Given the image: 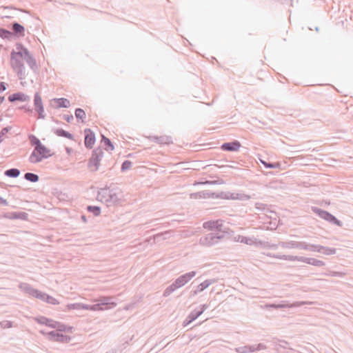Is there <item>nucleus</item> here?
Returning a JSON list of instances; mask_svg holds the SVG:
<instances>
[{
	"mask_svg": "<svg viewBox=\"0 0 353 353\" xmlns=\"http://www.w3.org/2000/svg\"><path fill=\"white\" fill-rule=\"evenodd\" d=\"M266 255L268 256L278 259H283L286 261H292L293 256L292 255H285V254H272V253H267Z\"/></svg>",
	"mask_w": 353,
	"mask_h": 353,
	"instance_id": "23",
	"label": "nucleus"
},
{
	"mask_svg": "<svg viewBox=\"0 0 353 353\" xmlns=\"http://www.w3.org/2000/svg\"><path fill=\"white\" fill-rule=\"evenodd\" d=\"M84 144L85 148L88 149L92 148L96 140L94 133L90 128H86L84 130Z\"/></svg>",
	"mask_w": 353,
	"mask_h": 353,
	"instance_id": "12",
	"label": "nucleus"
},
{
	"mask_svg": "<svg viewBox=\"0 0 353 353\" xmlns=\"http://www.w3.org/2000/svg\"><path fill=\"white\" fill-rule=\"evenodd\" d=\"M250 198L251 197L249 195H247L245 194H240L239 197V200H241V201H248Z\"/></svg>",
	"mask_w": 353,
	"mask_h": 353,
	"instance_id": "53",
	"label": "nucleus"
},
{
	"mask_svg": "<svg viewBox=\"0 0 353 353\" xmlns=\"http://www.w3.org/2000/svg\"><path fill=\"white\" fill-rule=\"evenodd\" d=\"M52 101L56 103V108H68L70 104V101L65 98L54 99Z\"/></svg>",
	"mask_w": 353,
	"mask_h": 353,
	"instance_id": "21",
	"label": "nucleus"
},
{
	"mask_svg": "<svg viewBox=\"0 0 353 353\" xmlns=\"http://www.w3.org/2000/svg\"><path fill=\"white\" fill-rule=\"evenodd\" d=\"M101 141L103 142V143H104V145L105 146V149L107 151L111 152V151L114 150V147L112 143L111 142V141L110 140V139L107 138L104 135H102V140Z\"/></svg>",
	"mask_w": 353,
	"mask_h": 353,
	"instance_id": "27",
	"label": "nucleus"
},
{
	"mask_svg": "<svg viewBox=\"0 0 353 353\" xmlns=\"http://www.w3.org/2000/svg\"><path fill=\"white\" fill-rule=\"evenodd\" d=\"M11 127L10 126H7V127H5L3 128L1 131H0V143L3 141V136L8 133L10 130H11Z\"/></svg>",
	"mask_w": 353,
	"mask_h": 353,
	"instance_id": "45",
	"label": "nucleus"
},
{
	"mask_svg": "<svg viewBox=\"0 0 353 353\" xmlns=\"http://www.w3.org/2000/svg\"><path fill=\"white\" fill-rule=\"evenodd\" d=\"M53 154L54 153H52L49 148L46 147L43 144H41L34 148L28 160L32 163H37L43 159L52 157Z\"/></svg>",
	"mask_w": 353,
	"mask_h": 353,
	"instance_id": "4",
	"label": "nucleus"
},
{
	"mask_svg": "<svg viewBox=\"0 0 353 353\" xmlns=\"http://www.w3.org/2000/svg\"><path fill=\"white\" fill-rule=\"evenodd\" d=\"M220 220L217 221H206L203 223V226L205 229L208 230H217L219 231H221V227L222 226L221 223H220Z\"/></svg>",
	"mask_w": 353,
	"mask_h": 353,
	"instance_id": "18",
	"label": "nucleus"
},
{
	"mask_svg": "<svg viewBox=\"0 0 353 353\" xmlns=\"http://www.w3.org/2000/svg\"><path fill=\"white\" fill-rule=\"evenodd\" d=\"M21 174L20 170L17 168H10L5 171L4 174L6 176L10 177V178H16L19 176Z\"/></svg>",
	"mask_w": 353,
	"mask_h": 353,
	"instance_id": "24",
	"label": "nucleus"
},
{
	"mask_svg": "<svg viewBox=\"0 0 353 353\" xmlns=\"http://www.w3.org/2000/svg\"><path fill=\"white\" fill-rule=\"evenodd\" d=\"M81 310H92V305L82 303Z\"/></svg>",
	"mask_w": 353,
	"mask_h": 353,
	"instance_id": "55",
	"label": "nucleus"
},
{
	"mask_svg": "<svg viewBox=\"0 0 353 353\" xmlns=\"http://www.w3.org/2000/svg\"><path fill=\"white\" fill-rule=\"evenodd\" d=\"M23 292L32 297L37 298L50 304L57 305L59 303L55 298L33 288L28 284L23 283Z\"/></svg>",
	"mask_w": 353,
	"mask_h": 353,
	"instance_id": "3",
	"label": "nucleus"
},
{
	"mask_svg": "<svg viewBox=\"0 0 353 353\" xmlns=\"http://www.w3.org/2000/svg\"><path fill=\"white\" fill-rule=\"evenodd\" d=\"M279 245L284 249H295V241H279Z\"/></svg>",
	"mask_w": 353,
	"mask_h": 353,
	"instance_id": "28",
	"label": "nucleus"
},
{
	"mask_svg": "<svg viewBox=\"0 0 353 353\" xmlns=\"http://www.w3.org/2000/svg\"><path fill=\"white\" fill-rule=\"evenodd\" d=\"M1 204H7L6 200H5L3 198L0 197V205Z\"/></svg>",
	"mask_w": 353,
	"mask_h": 353,
	"instance_id": "62",
	"label": "nucleus"
},
{
	"mask_svg": "<svg viewBox=\"0 0 353 353\" xmlns=\"http://www.w3.org/2000/svg\"><path fill=\"white\" fill-rule=\"evenodd\" d=\"M310 303H311L306 302V301H297V302L293 303L290 305H282V304H278V305H276V304H269V305H265V307L266 308L279 309V308H284V307H299V306H302V305H306V304H310Z\"/></svg>",
	"mask_w": 353,
	"mask_h": 353,
	"instance_id": "17",
	"label": "nucleus"
},
{
	"mask_svg": "<svg viewBox=\"0 0 353 353\" xmlns=\"http://www.w3.org/2000/svg\"><path fill=\"white\" fill-rule=\"evenodd\" d=\"M112 299V297L110 296H104V297H102L101 299L100 300L103 307L104 305H112L113 306H115L116 305V303H114V302H112L111 300Z\"/></svg>",
	"mask_w": 353,
	"mask_h": 353,
	"instance_id": "38",
	"label": "nucleus"
},
{
	"mask_svg": "<svg viewBox=\"0 0 353 353\" xmlns=\"http://www.w3.org/2000/svg\"><path fill=\"white\" fill-rule=\"evenodd\" d=\"M81 303H70L65 306V309L63 311L71 310H81Z\"/></svg>",
	"mask_w": 353,
	"mask_h": 353,
	"instance_id": "34",
	"label": "nucleus"
},
{
	"mask_svg": "<svg viewBox=\"0 0 353 353\" xmlns=\"http://www.w3.org/2000/svg\"><path fill=\"white\" fill-rule=\"evenodd\" d=\"M256 345H248V347L250 348L248 350V352H253L257 351L256 349Z\"/></svg>",
	"mask_w": 353,
	"mask_h": 353,
	"instance_id": "58",
	"label": "nucleus"
},
{
	"mask_svg": "<svg viewBox=\"0 0 353 353\" xmlns=\"http://www.w3.org/2000/svg\"><path fill=\"white\" fill-rule=\"evenodd\" d=\"M215 282L214 279H207L204 281L203 283H200L196 286L195 290H191L190 292V297H194L199 292L203 291L205 289L208 288L210 285L213 284Z\"/></svg>",
	"mask_w": 353,
	"mask_h": 353,
	"instance_id": "14",
	"label": "nucleus"
},
{
	"mask_svg": "<svg viewBox=\"0 0 353 353\" xmlns=\"http://www.w3.org/2000/svg\"><path fill=\"white\" fill-rule=\"evenodd\" d=\"M201 310L200 311H202V313L208 307V305L207 304H203L201 305Z\"/></svg>",
	"mask_w": 353,
	"mask_h": 353,
	"instance_id": "59",
	"label": "nucleus"
},
{
	"mask_svg": "<svg viewBox=\"0 0 353 353\" xmlns=\"http://www.w3.org/2000/svg\"><path fill=\"white\" fill-rule=\"evenodd\" d=\"M196 275L195 271H191L179 276L174 283L179 288L184 286Z\"/></svg>",
	"mask_w": 353,
	"mask_h": 353,
	"instance_id": "11",
	"label": "nucleus"
},
{
	"mask_svg": "<svg viewBox=\"0 0 353 353\" xmlns=\"http://www.w3.org/2000/svg\"><path fill=\"white\" fill-rule=\"evenodd\" d=\"M262 164L266 168H281V163L279 162L276 163H270L266 162L265 161H261Z\"/></svg>",
	"mask_w": 353,
	"mask_h": 353,
	"instance_id": "35",
	"label": "nucleus"
},
{
	"mask_svg": "<svg viewBox=\"0 0 353 353\" xmlns=\"http://www.w3.org/2000/svg\"><path fill=\"white\" fill-rule=\"evenodd\" d=\"M72 327L67 326L65 324L58 322L57 325V330L59 332H72Z\"/></svg>",
	"mask_w": 353,
	"mask_h": 353,
	"instance_id": "29",
	"label": "nucleus"
},
{
	"mask_svg": "<svg viewBox=\"0 0 353 353\" xmlns=\"http://www.w3.org/2000/svg\"><path fill=\"white\" fill-rule=\"evenodd\" d=\"M311 210L320 218L327 221L330 223L336 225L339 227H342L343 223L341 221L338 220L334 215L330 214L329 212L314 206H312L311 208Z\"/></svg>",
	"mask_w": 353,
	"mask_h": 353,
	"instance_id": "6",
	"label": "nucleus"
},
{
	"mask_svg": "<svg viewBox=\"0 0 353 353\" xmlns=\"http://www.w3.org/2000/svg\"><path fill=\"white\" fill-rule=\"evenodd\" d=\"M179 288L173 282L170 285H169L163 292V296L164 297H167L170 296L174 290L178 289Z\"/></svg>",
	"mask_w": 353,
	"mask_h": 353,
	"instance_id": "30",
	"label": "nucleus"
},
{
	"mask_svg": "<svg viewBox=\"0 0 353 353\" xmlns=\"http://www.w3.org/2000/svg\"><path fill=\"white\" fill-rule=\"evenodd\" d=\"M63 118L68 123L72 122L74 119L72 114H64Z\"/></svg>",
	"mask_w": 353,
	"mask_h": 353,
	"instance_id": "52",
	"label": "nucleus"
},
{
	"mask_svg": "<svg viewBox=\"0 0 353 353\" xmlns=\"http://www.w3.org/2000/svg\"><path fill=\"white\" fill-rule=\"evenodd\" d=\"M271 243H268V242H266L265 244H264V248H270V246H271Z\"/></svg>",
	"mask_w": 353,
	"mask_h": 353,
	"instance_id": "63",
	"label": "nucleus"
},
{
	"mask_svg": "<svg viewBox=\"0 0 353 353\" xmlns=\"http://www.w3.org/2000/svg\"><path fill=\"white\" fill-rule=\"evenodd\" d=\"M23 61L28 64L30 68L37 73L39 70V65L32 53L23 47Z\"/></svg>",
	"mask_w": 353,
	"mask_h": 353,
	"instance_id": "8",
	"label": "nucleus"
},
{
	"mask_svg": "<svg viewBox=\"0 0 353 353\" xmlns=\"http://www.w3.org/2000/svg\"><path fill=\"white\" fill-rule=\"evenodd\" d=\"M18 52L12 50L10 54V65L17 73L19 79H22V43H17Z\"/></svg>",
	"mask_w": 353,
	"mask_h": 353,
	"instance_id": "2",
	"label": "nucleus"
},
{
	"mask_svg": "<svg viewBox=\"0 0 353 353\" xmlns=\"http://www.w3.org/2000/svg\"><path fill=\"white\" fill-rule=\"evenodd\" d=\"M87 210L92 212L94 216H99L101 214V208L99 206L88 205Z\"/></svg>",
	"mask_w": 353,
	"mask_h": 353,
	"instance_id": "33",
	"label": "nucleus"
},
{
	"mask_svg": "<svg viewBox=\"0 0 353 353\" xmlns=\"http://www.w3.org/2000/svg\"><path fill=\"white\" fill-rule=\"evenodd\" d=\"M54 134L58 137H65L70 140H74V135L61 128L56 129Z\"/></svg>",
	"mask_w": 353,
	"mask_h": 353,
	"instance_id": "22",
	"label": "nucleus"
},
{
	"mask_svg": "<svg viewBox=\"0 0 353 353\" xmlns=\"http://www.w3.org/2000/svg\"><path fill=\"white\" fill-rule=\"evenodd\" d=\"M267 348L266 345L263 344V343H259L256 346V350H265Z\"/></svg>",
	"mask_w": 353,
	"mask_h": 353,
	"instance_id": "54",
	"label": "nucleus"
},
{
	"mask_svg": "<svg viewBox=\"0 0 353 353\" xmlns=\"http://www.w3.org/2000/svg\"><path fill=\"white\" fill-rule=\"evenodd\" d=\"M239 241L247 245H252L254 243L252 239L243 236H239Z\"/></svg>",
	"mask_w": 353,
	"mask_h": 353,
	"instance_id": "42",
	"label": "nucleus"
},
{
	"mask_svg": "<svg viewBox=\"0 0 353 353\" xmlns=\"http://www.w3.org/2000/svg\"><path fill=\"white\" fill-rule=\"evenodd\" d=\"M202 314V311H196V310L192 311L187 316L185 320L183 323V325L185 327L196 320L199 316Z\"/></svg>",
	"mask_w": 353,
	"mask_h": 353,
	"instance_id": "19",
	"label": "nucleus"
},
{
	"mask_svg": "<svg viewBox=\"0 0 353 353\" xmlns=\"http://www.w3.org/2000/svg\"><path fill=\"white\" fill-rule=\"evenodd\" d=\"M240 194L239 193H228V195L226 196V199H230L233 200H239Z\"/></svg>",
	"mask_w": 353,
	"mask_h": 353,
	"instance_id": "49",
	"label": "nucleus"
},
{
	"mask_svg": "<svg viewBox=\"0 0 353 353\" xmlns=\"http://www.w3.org/2000/svg\"><path fill=\"white\" fill-rule=\"evenodd\" d=\"M332 275L342 276L343 275V274L342 272H333Z\"/></svg>",
	"mask_w": 353,
	"mask_h": 353,
	"instance_id": "61",
	"label": "nucleus"
},
{
	"mask_svg": "<svg viewBox=\"0 0 353 353\" xmlns=\"http://www.w3.org/2000/svg\"><path fill=\"white\" fill-rule=\"evenodd\" d=\"M15 218L19 219L22 217V212H19L14 216Z\"/></svg>",
	"mask_w": 353,
	"mask_h": 353,
	"instance_id": "64",
	"label": "nucleus"
},
{
	"mask_svg": "<svg viewBox=\"0 0 353 353\" xmlns=\"http://www.w3.org/2000/svg\"><path fill=\"white\" fill-rule=\"evenodd\" d=\"M303 262L314 266L321 267L325 265V262L314 258H307L305 256H293L292 261Z\"/></svg>",
	"mask_w": 353,
	"mask_h": 353,
	"instance_id": "9",
	"label": "nucleus"
},
{
	"mask_svg": "<svg viewBox=\"0 0 353 353\" xmlns=\"http://www.w3.org/2000/svg\"><path fill=\"white\" fill-rule=\"evenodd\" d=\"M255 207H256V208H257L259 210H262V209L265 208V204H263L262 203H256L255 204Z\"/></svg>",
	"mask_w": 353,
	"mask_h": 353,
	"instance_id": "57",
	"label": "nucleus"
},
{
	"mask_svg": "<svg viewBox=\"0 0 353 353\" xmlns=\"http://www.w3.org/2000/svg\"><path fill=\"white\" fill-rule=\"evenodd\" d=\"M148 139L157 144H166L169 145L172 143V138L170 136L162 135V136H149Z\"/></svg>",
	"mask_w": 353,
	"mask_h": 353,
	"instance_id": "15",
	"label": "nucleus"
},
{
	"mask_svg": "<svg viewBox=\"0 0 353 353\" xmlns=\"http://www.w3.org/2000/svg\"><path fill=\"white\" fill-rule=\"evenodd\" d=\"M34 105L35 110L39 113V118L44 119L45 115L43 114L44 110L42 100L40 94L38 92H36L34 94Z\"/></svg>",
	"mask_w": 353,
	"mask_h": 353,
	"instance_id": "13",
	"label": "nucleus"
},
{
	"mask_svg": "<svg viewBox=\"0 0 353 353\" xmlns=\"http://www.w3.org/2000/svg\"><path fill=\"white\" fill-rule=\"evenodd\" d=\"M74 114L77 119L81 120L83 123L84 122V119H85V112L83 109L80 108H77L74 111Z\"/></svg>",
	"mask_w": 353,
	"mask_h": 353,
	"instance_id": "31",
	"label": "nucleus"
},
{
	"mask_svg": "<svg viewBox=\"0 0 353 353\" xmlns=\"http://www.w3.org/2000/svg\"><path fill=\"white\" fill-rule=\"evenodd\" d=\"M122 197L121 190L119 187L112 185L100 188L97 192V199L105 203L107 207L120 205Z\"/></svg>",
	"mask_w": 353,
	"mask_h": 353,
	"instance_id": "1",
	"label": "nucleus"
},
{
	"mask_svg": "<svg viewBox=\"0 0 353 353\" xmlns=\"http://www.w3.org/2000/svg\"><path fill=\"white\" fill-rule=\"evenodd\" d=\"M104 308L101 303L92 305V311L103 310Z\"/></svg>",
	"mask_w": 353,
	"mask_h": 353,
	"instance_id": "48",
	"label": "nucleus"
},
{
	"mask_svg": "<svg viewBox=\"0 0 353 353\" xmlns=\"http://www.w3.org/2000/svg\"><path fill=\"white\" fill-rule=\"evenodd\" d=\"M132 163L130 161L125 160L123 162L121 165V171L125 172L131 168Z\"/></svg>",
	"mask_w": 353,
	"mask_h": 353,
	"instance_id": "40",
	"label": "nucleus"
},
{
	"mask_svg": "<svg viewBox=\"0 0 353 353\" xmlns=\"http://www.w3.org/2000/svg\"><path fill=\"white\" fill-rule=\"evenodd\" d=\"M12 327V322L10 321H3L0 322V327L3 329L10 328Z\"/></svg>",
	"mask_w": 353,
	"mask_h": 353,
	"instance_id": "46",
	"label": "nucleus"
},
{
	"mask_svg": "<svg viewBox=\"0 0 353 353\" xmlns=\"http://www.w3.org/2000/svg\"><path fill=\"white\" fill-rule=\"evenodd\" d=\"M6 90V83L5 82L0 83V93Z\"/></svg>",
	"mask_w": 353,
	"mask_h": 353,
	"instance_id": "56",
	"label": "nucleus"
},
{
	"mask_svg": "<svg viewBox=\"0 0 353 353\" xmlns=\"http://www.w3.org/2000/svg\"><path fill=\"white\" fill-rule=\"evenodd\" d=\"M241 145V143L239 141L235 140L232 142L223 143L221 146V148L223 151L236 152L239 150Z\"/></svg>",
	"mask_w": 353,
	"mask_h": 353,
	"instance_id": "16",
	"label": "nucleus"
},
{
	"mask_svg": "<svg viewBox=\"0 0 353 353\" xmlns=\"http://www.w3.org/2000/svg\"><path fill=\"white\" fill-rule=\"evenodd\" d=\"M223 234L218 232H210L202 236L199 239V243L201 245L210 247L219 242L220 240L224 238Z\"/></svg>",
	"mask_w": 353,
	"mask_h": 353,
	"instance_id": "7",
	"label": "nucleus"
},
{
	"mask_svg": "<svg viewBox=\"0 0 353 353\" xmlns=\"http://www.w3.org/2000/svg\"><path fill=\"white\" fill-rule=\"evenodd\" d=\"M8 101L14 102L15 101H22V92H17L8 97Z\"/></svg>",
	"mask_w": 353,
	"mask_h": 353,
	"instance_id": "37",
	"label": "nucleus"
},
{
	"mask_svg": "<svg viewBox=\"0 0 353 353\" xmlns=\"http://www.w3.org/2000/svg\"><path fill=\"white\" fill-rule=\"evenodd\" d=\"M12 30L13 32H12L17 36V34L22 33V25L17 22L14 23L12 24Z\"/></svg>",
	"mask_w": 353,
	"mask_h": 353,
	"instance_id": "39",
	"label": "nucleus"
},
{
	"mask_svg": "<svg viewBox=\"0 0 353 353\" xmlns=\"http://www.w3.org/2000/svg\"><path fill=\"white\" fill-rule=\"evenodd\" d=\"M47 334L48 336V339L51 341L67 343L71 341V337L70 336L58 333L56 331H51Z\"/></svg>",
	"mask_w": 353,
	"mask_h": 353,
	"instance_id": "10",
	"label": "nucleus"
},
{
	"mask_svg": "<svg viewBox=\"0 0 353 353\" xmlns=\"http://www.w3.org/2000/svg\"><path fill=\"white\" fill-rule=\"evenodd\" d=\"M320 245H313V244H308L307 243V248L306 250H310L312 252H318L320 251Z\"/></svg>",
	"mask_w": 353,
	"mask_h": 353,
	"instance_id": "43",
	"label": "nucleus"
},
{
	"mask_svg": "<svg viewBox=\"0 0 353 353\" xmlns=\"http://www.w3.org/2000/svg\"><path fill=\"white\" fill-rule=\"evenodd\" d=\"M103 156V151L100 147L93 150L92 157L88 163V167L90 169L91 172H97L98 170Z\"/></svg>",
	"mask_w": 353,
	"mask_h": 353,
	"instance_id": "5",
	"label": "nucleus"
},
{
	"mask_svg": "<svg viewBox=\"0 0 353 353\" xmlns=\"http://www.w3.org/2000/svg\"><path fill=\"white\" fill-rule=\"evenodd\" d=\"M163 234L159 233L156 235H154L153 236H150L148 239L145 240L146 242L150 243L152 240H153V243H156L157 242H159L161 239H165V238H162Z\"/></svg>",
	"mask_w": 353,
	"mask_h": 353,
	"instance_id": "36",
	"label": "nucleus"
},
{
	"mask_svg": "<svg viewBox=\"0 0 353 353\" xmlns=\"http://www.w3.org/2000/svg\"><path fill=\"white\" fill-rule=\"evenodd\" d=\"M57 323H58V321H54L52 319H50L49 322L48 323L47 326L52 327V328L57 329Z\"/></svg>",
	"mask_w": 353,
	"mask_h": 353,
	"instance_id": "50",
	"label": "nucleus"
},
{
	"mask_svg": "<svg viewBox=\"0 0 353 353\" xmlns=\"http://www.w3.org/2000/svg\"><path fill=\"white\" fill-rule=\"evenodd\" d=\"M0 37L8 41H14L17 38L15 34L4 28H0Z\"/></svg>",
	"mask_w": 353,
	"mask_h": 353,
	"instance_id": "20",
	"label": "nucleus"
},
{
	"mask_svg": "<svg viewBox=\"0 0 353 353\" xmlns=\"http://www.w3.org/2000/svg\"><path fill=\"white\" fill-rule=\"evenodd\" d=\"M307 248V243L304 241H295V249H301L306 250Z\"/></svg>",
	"mask_w": 353,
	"mask_h": 353,
	"instance_id": "41",
	"label": "nucleus"
},
{
	"mask_svg": "<svg viewBox=\"0 0 353 353\" xmlns=\"http://www.w3.org/2000/svg\"><path fill=\"white\" fill-rule=\"evenodd\" d=\"M288 345H289V343L287 341H283H283L282 340H279V341L278 345L279 347H281L286 349V348H288ZM276 345H277V344Z\"/></svg>",
	"mask_w": 353,
	"mask_h": 353,
	"instance_id": "51",
	"label": "nucleus"
},
{
	"mask_svg": "<svg viewBox=\"0 0 353 353\" xmlns=\"http://www.w3.org/2000/svg\"><path fill=\"white\" fill-rule=\"evenodd\" d=\"M250 349L248 345L241 346L235 348V352L237 353H248V350Z\"/></svg>",
	"mask_w": 353,
	"mask_h": 353,
	"instance_id": "44",
	"label": "nucleus"
},
{
	"mask_svg": "<svg viewBox=\"0 0 353 353\" xmlns=\"http://www.w3.org/2000/svg\"><path fill=\"white\" fill-rule=\"evenodd\" d=\"M50 319H48L45 316H40L39 318L37 319V321L39 323L42 325H48V323L49 322Z\"/></svg>",
	"mask_w": 353,
	"mask_h": 353,
	"instance_id": "47",
	"label": "nucleus"
},
{
	"mask_svg": "<svg viewBox=\"0 0 353 353\" xmlns=\"http://www.w3.org/2000/svg\"><path fill=\"white\" fill-rule=\"evenodd\" d=\"M23 178L26 180L29 181L30 182H33V183L37 182L39 179V177L37 174H36L34 173H32V172H26L23 175Z\"/></svg>",
	"mask_w": 353,
	"mask_h": 353,
	"instance_id": "26",
	"label": "nucleus"
},
{
	"mask_svg": "<svg viewBox=\"0 0 353 353\" xmlns=\"http://www.w3.org/2000/svg\"><path fill=\"white\" fill-rule=\"evenodd\" d=\"M279 247H280L279 243L277 244H272L270 246V249L276 250Z\"/></svg>",
	"mask_w": 353,
	"mask_h": 353,
	"instance_id": "60",
	"label": "nucleus"
},
{
	"mask_svg": "<svg viewBox=\"0 0 353 353\" xmlns=\"http://www.w3.org/2000/svg\"><path fill=\"white\" fill-rule=\"evenodd\" d=\"M28 139L30 141V145L33 146L34 148L42 144L41 141L34 134H29Z\"/></svg>",
	"mask_w": 353,
	"mask_h": 353,
	"instance_id": "32",
	"label": "nucleus"
},
{
	"mask_svg": "<svg viewBox=\"0 0 353 353\" xmlns=\"http://www.w3.org/2000/svg\"><path fill=\"white\" fill-rule=\"evenodd\" d=\"M319 248V252L323 253L325 255H332L336 254V249L334 248H329L321 245Z\"/></svg>",
	"mask_w": 353,
	"mask_h": 353,
	"instance_id": "25",
	"label": "nucleus"
}]
</instances>
